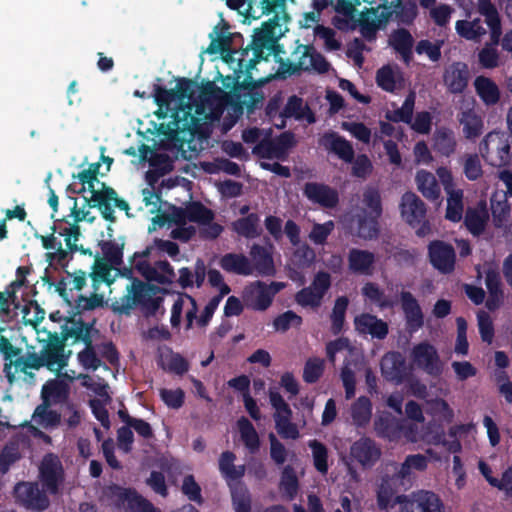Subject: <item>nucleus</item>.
<instances>
[{
  "label": "nucleus",
  "instance_id": "nucleus-42",
  "mask_svg": "<svg viewBox=\"0 0 512 512\" xmlns=\"http://www.w3.org/2000/svg\"><path fill=\"white\" fill-rule=\"evenodd\" d=\"M237 426L244 446L251 454L257 453L260 449V438L252 422L242 416L238 419Z\"/></svg>",
  "mask_w": 512,
  "mask_h": 512
},
{
  "label": "nucleus",
  "instance_id": "nucleus-5",
  "mask_svg": "<svg viewBox=\"0 0 512 512\" xmlns=\"http://www.w3.org/2000/svg\"><path fill=\"white\" fill-rule=\"evenodd\" d=\"M85 202L90 208H97L103 219L110 223L116 222L114 208H119L126 213L130 210L129 203L120 198L116 190L104 182L101 183L100 188L91 192L89 198L85 197Z\"/></svg>",
  "mask_w": 512,
  "mask_h": 512
},
{
  "label": "nucleus",
  "instance_id": "nucleus-22",
  "mask_svg": "<svg viewBox=\"0 0 512 512\" xmlns=\"http://www.w3.org/2000/svg\"><path fill=\"white\" fill-rule=\"evenodd\" d=\"M403 420L394 417L389 412H383L374 419V431L376 436L389 441L401 438L403 432Z\"/></svg>",
  "mask_w": 512,
  "mask_h": 512
},
{
  "label": "nucleus",
  "instance_id": "nucleus-37",
  "mask_svg": "<svg viewBox=\"0 0 512 512\" xmlns=\"http://www.w3.org/2000/svg\"><path fill=\"white\" fill-rule=\"evenodd\" d=\"M476 94L486 106H494L500 101V90L497 84L490 78L478 76L474 80Z\"/></svg>",
  "mask_w": 512,
  "mask_h": 512
},
{
  "label": "nucleus",
  "instance_id": "nucleus-3",
  "mask_svg": "<svg viewBox=\"0 0 512 512\" xmlns=\"http://www.w3.org/2000/svg\"><path fill=\"white\" fill-rule=\"evenodd\" d=\"M479 152L488 165L507 167L512 163V136L504 131H491L480 142Z\"/></svg>",
  "mask_w": 512,
  "mask_h": 512
},
{
  "label": "nucleus",
  "instance_id": "nucleus-62",
  "mask_svg": "<svg viewBox=\"0 0 512 512\" xmlns=\"http://www.w3.org/2000/svg\"><path fill=\"white\" fill-rule=\"evenodd\" d=\"M463 173L470 181H476L483 175V169L478 154H467L464 156Z\"/></svg>",
  "mask_w": 512,
  "mask_h": 512
},
{
  "label": "nucleus",
  "instance_id": "nucleus-35",
  "mask_svg": "<svg viewBox=\"0 0 512 512\" xmlns=\"http://www.w3.org/2000/svg\"><path fill=\"white\" fill-rule=\"evenodd\" d=\"M179 278L177 280L181 288L186 289L192 287L194 284L200 288L205 281L206 265L204 260L198 258L192 271L189 267H182L179 269Z\"/></svg>",
  "mask_w": 512,
  "mask_h": 512
},
{
  "label": "nucleus",
  "instance_id": "nucleus-38",
  "mask_svg": "<svg viewBox=\"0 0 512 512\" xmlns=\"http://www.w3.org/2000/svg\"><path fill=\"white\" fill-rule=\"evenodd\" d=\"M492 222L495 228H502L511 215V206L505 194L495 192L490 199Z\"/></svg>",
  "mask_w": 512,
  "mask_h": 512
},
{
  "label": "nucleus",
  "instance_id": "nucleus-24",
  "mask_svg": "<svg viewBox=\"0 0 512 512\" xmlns=\"http://www.w3.org/2000/svg\"><path fill=\"white\" fill-rule=\"evenodd\" d=\"M280 117L282 118V123L278 126L279 128L285 127L284 119L286 118L305 119L309 124L316 121L315 114L311 108L297 95H292L288 98L283 110L280 112Z\"/></svg>",
  "mask_w": 512,
  "mask_h": 512
},
{
  "label": "nucleus",
  "instance_id": "nucleus-9",
  "mask_svg": "<svg viewBox=\"0 0 512 512\" xmlns=\"http://www.w3.org/2000/svg\"><path fill=\"white\" fill-rule=\"evenodd\" d=\"M331 287V276L325 271L315 274L309 287H304L295 294V302L301 307L317 309L321 306L326 293Z\"/></svg>",
  "mask_w": 512,
  "mask_h": 512
},
{
  "label": "nucleus",
  "instance_id": "nucleus-6",
  "mask_svg": "<svg viewBox=\"0 0 512 512\" xmlns=\"http://www.w3.org/2000/svg\"><path fill=\"white\" fill-rule=\"evenodd\" d=\"M400 212L403 220L413 229L418 237H425L431 232L426 219V205L413 192H405L401 197Z\"/></svg>",
  "mask_w": 512,
  "mask_h": 512
},
{
  "label": "nucleus",
  "instance_id": "nucleus-43",
  "mask_svg": "<svg viewBox=\"0 0 512 512\" xmlns=\"http://www.w3.org/2000/svg\"><path fill=\"white\" fill-rule=\"evenodd\" d=\"M51 404L41 402L32 415L34 422L44 429L56 428L61 422V414L51 409Z\"/></svg>",
  "mask_w": 512,
  "mask_h": 512
},
{
  "label": "nucleus",
  "instance_id": "nucleus-8",
  "mask_svg": "<svg viewBox=\"0 0 512 512\" xmlns=\"http://www.w3.org/2000/svg\"><path fill=\"white\" fill-rule=\"evenodd\" d=\"M285 283L273 281L269 285L260 280L247 286L244 290V301L247 306L257 311L267 310L277 293L285 288Z\"/></svg>",
  "mask_w": 512,
  "mask_h": 512
},
{
  "label": "nucleus",
  "instance_id": "nucleus-60",
  "mask_svg": "<svg viewBox=\"0 0 512 512\" xmlns=\"http://www.w3.org/2000/svg\"><path fill=\"white\" fill-rule=\"evenodd\" d=\"M302 322L303 319L301 316H299L292 310H288L278 315L273 320V326L276 331L286 332L291 327H300L302 325Z\"/></svg>",
  "mask_w": 512,
  "mask_h": 512
},
{
  "label": "nucleus",
  "instance_id": "nucleus-12",
  "mask_svg": "<svg viewBox=\"0 0 512 512\" xmlns=\"http://www.w3.org/2000/svg\"><path fill=\"white\" fill-rule=\"evenodd\" d=\"M428 257L431 265L443 274H449L455 269V249L445 241H431L428 245Z\"/></svg>",
  "mask_w": 512,
  "mask_h": 512
},
{
  "label": "nucleus",
  "instance_id": "nucleus-25",
  "mask_svg": "<svg viewBox=\"0 0 512 512\" xmlns=\"http://www.w3.org/2000/svg\"><path fill=\"white\" fill-rule=\"evenodd\" d=\"M354 325L360 334H369L379 340L386 338L389 332L388 324L385 321L369 313L355 317Z\"/></svg>",
  "mask_w": 512,
  "mask_h": 512
},
{
  "label": "nucleus",
  "instance_id": "nucleus-19",
  "mask_svg": "<svg viewBox=\"0 0 512 512\" xmlns=\"http://www.w3.org/2000/svg\"><path fill=\"white\" fill-rule=\"evenodd\" d=\"M400 300L408 331L417 332L424 325V315L417 299L411 292L402 291Z\"/></svg>",
  "mask_w": 512,
  "mask_h": 512
},
{
  "label": "nucleus",
  "instance_id": "nucleus-48",
  "mask_svg": "<svg viewBox=\"0 0 512 512\" xmlns=\"http://www.w3.org/2000/svg\"><path fill=\"white\" fill-rule=\"evenodd\" d=\"M415 93L411 91L405 98L402 107L393 111H388L385 118L394 123L403 122L410 124L413 119V112L415 106Z\"/></svg>",
  "mask_w": 512,
  "mask_h": 512
},
{
  "label": "nucleus",
  "instance_id": "nucleus-55",
  "mask_svg": "<svg viewBox=\"0 0 512 512\" xmlns=\"http://www.w3.org/2000/svg\"><path fill=\"white\" fill-rule=\"evenodd\" d=\"M308 446L312 450L313 463L315 469L322 474H326L328 472L327 447L322 442L316 439L310 440Z\"/></svg>",
  "mask_w": 512,
  "mask_h": 512
},
{
  "label": "nucleus",
  "instance_id": "nucleus-21",
  "mask_svg": "<svg viewBox=\"0 0 512 512\" xmlns=\"http://www.w3.org/2000/svg\"><path fill=\"white\" fill-rule=\"evenodd\" d=\"M400 512H445L440 497L432 491H421L414 501H407Z\"/></svg>",
  "mask_w": 512,
  "mask_h": 512
},
{
  "label": "nucleus",
  "instance_id": "nucleus-17",
  "mask_svg": "<svg viewBox=\"0 0 512 512\" xmlns=\"http://www.w3.org/2000/svg\"><path fill=\"white\" fill-rule=\"evenodd\" d=\"M470 73L468 65L457 61L448 65L443 73V82L451 94H461L468 86Z\"/></svg>",
  "mask_w": 512,
  "mask_h": 512
},
{
  "label": "nucleus",
  "instance_id": "nucleus-46",
  "mask_svg": "<svg viewBox=\"0 0 512 512\" xmlns=\"http://www.w3.org/2000/svg\"><path fill=\"white\" fill-rule=\"evenodd\" d=\"M489 219L488 212L485 208L473 209L469 208L464 217V224L473 236H480L484 233L487 221Z\"/></svg>",
  "mask_w": 512,
  "mask_h": 512
},
{
  "label": "nucleus",
  "instance_id": "nucleus-2",
  "mask_svg": "<svg viewBox=\"0 0 512 512\" xmlns=\"http://www.w3.org/2000/svg\"><path fill=\"white\" fill-rule=\"evenodd\" d=\"M118 267H114L118 274L129 279L131 283L126 286L124 295L112 301L111 310L118 315L130 316L139 307L145 316L155 315L163 302L162 297L156 296L161 288L135 277L132 264L129 267Z\"/></svg>",
  "mask_w": 512,
  "mask_h": 512
},
{
  "label": "nucleus",
  "instance_id": "nucleus-23",
  "mask_svg": "<svg viewBox=\"0 0 512 512\" xmlns=\"http://www.w3.org/2000/svg\"><path fill=\"white\" fill-rule=\"evenodd\" d=\"M67 276L62 277L56 284V291L68 304L72 305L76 298L72 295L73 290L81 291L87 282V273L83 270H76L74 272H66Z\"/></svg>",
  "mask_w": 512,
  "mask_h": 512
},
{
  "label": "nucleus",
  "instance_id": "nucleus-51",
  "mask_svg": "<svg viewBox=\"0 0 512 512\" xmlns=\"http://www.w3.org/2000/svg\"><path fill=\"white\" fill-rule=\"evenodd\" d=\"M348 304L349 300L346 296H340L335 301L331 313V332L333 335L340 334L343 329Z\"/></svg>",
  "mask_w": 512,
  "mask_h": 512
},
{
  "label": "nucleus",
  "instance_id": "nucleus-34",
  "mask_svg": "<svg viewBox=\"0 0 512 512\" xmlns=\"http://www.w3.org/2000/svg\"><path fill=\"white\" fill-rule=\"evenodd\" d=\"M177 223H185V220L198 224H209L214 219V213L201 202H191L184 210L177 215Z\"/></svg>",
  "mask_w": 512,
  "mask_h": 512
},
{
  "label": "nucleus",
  "instance_id": "nucleus-57",
  "mask_svg": "<svg viewBox=\"0 0 512 512\" xmlns=\"http://www.w3.org/2000/svg\"><path fill=\"white\" fill-rule=\"evenodd\" d=\"M362 294L382 309L391 308L394 306V302L389 300L385 296L383 290H381L378 285L373 282H368L362 287Z\"/></svg>",
  "mask_w": 512,
  "mask_h": 512
},
{
  "label": "nucleus",
  "instance_id": "nucleus-36",
  "mask_svg": "<svg viewBox=\"0 0 512 512\" xmlns=\"http://www.w3.org/2000/svg\"><path fill=\"white\" fill-rule=\"evenodd\" d=\"M232 229L239 236L246 239H255L260 237L263 233V229L260 224V216L257 213H250L235 220L232 223Z\"/></svg>",
  "mask_w": 512,
  "mask_h": 512
},
{
  "label": "nucleus",
  "instance_id": "nucleus-27",
  "mask_svg": "<svg viewBox=\"0 0 512 512\" xmlns=\"http://www.w3.org/2000/svg\"><path fill=\"white\" fill-rule=\"evenodd\" d=\"M478 12L484 16L485 23L490 29L492 44L498 45L502 35V25L496 6L490 0H479Z\"/></svg>",
  "mask_w": 512,
  "mask_h": 512
},
{
  "label": "nucleus",
  "instance_id": "nucleus-59",
  "mask_svg": "<svg viewBox=\"0 0 512 512\" xmlns=\"http://www.w3.org/2000/svg\"><path fill=\"white\" fill-rule=\"evenodd\" d=\"M363 204L369 209V215L381 217L382 215V201L381 195L377 188L367 187L363 192Z\"/></svg>",
  "mask_w": 512,
  "mask_h": 512
},
{
  "label": "nucleus",
  "instance_id": "nucleus-1",
  "mask_svg": "<svg viewBox=\"0 0 512 512\" xmlns=\"http://www.w3.org/2000/svg\"><path fill=\"white\" fill-rule=\"evenodd\" d=\"M279 27V18L275 16L263 22L260 28L255 29L251 43L240 52L239 70L235 71L237 76L223 77L219 74L224 88L230 89L235 96L239 97L241 91L258 88L267 80H254L251 71L260 61H267L271 55L278 57L283 52L282 46L278 43L282 37Z\"/></svg>",
  "mask_w": 512,
  "mask_h": 512
},
{
  "label": "nucleus",
  "instance_id": "nucleus-40",
  "mask_svg": "<svg viewBox=\"0 0 512 512\" xmlns=\"http://www.w3.org/2000/svg\"><path fill=\"white\" fill-rule=\"evenodd\" d=\"M457 142L454 132L446 127L437 129L433 136L434 150L445 157H449L456 150Z\"/></svg>",
  "mask_w": 512,
  "mask_h": 512
},
{
  "label": "nucleus",
  "instance_id": "nucleus-47",
  "mask_svg": "<svg viewBox=\"0 0 512 512\" xmlns=\"http://www.w3.org/2000/svg\"><path fill=\"white\" fill-rule=\"evenodd\" d=\"M351 416L355 426L366 427L372 416V403L366 396L359 397L351 407Z\"/></svg>",
  "mask_w": 512,
  "mask_h": 512
},
{
  "label": "nucleus",
  "instance_id": "nucleus-13",
  "mask_svg": "<svg viewBox=\"0 0 512 512\" xmlns=\"http://www.w3.org/2000/svg\"><path fill=\"white\" fill-rule=\"evenodd\" d=\"M39 476L45 491L52 495L58 493L64 479V470L57 456L51 453L44 456L39 468Z\"/></svg>",
  "mask_w": 512,
  "mask_h": 512
},
{
  "label": "nucleus",
  "instance_id": "nucleus-11",
  "mask_svg": "<svg viewBox=\"0 0 512 512\" xmlns=\"http://www.w3.org/2000/svg\"><path fill=\"white\" fill-rule=\"evenodd\" d=\"M412 359L418 368L432 377H439L443 372V363L437 349L428 342L415 345L411 352Z\"/></svg>",
  "mask_w": 512,
  "mask_h": 512
},
{
  "label": "nucleus",
  "instance_id": "nucleus-50",
  "mask_svg": "<svg viewBox=\"0 0 512 512\" xmlns=\"http://www.w3.org/2000/svg\"><path fill=\"white\" fill-rule=\"evenodd\" d=\"M268 395L270 404L275 409L274 421H290L293 412L282 395L277 390L273 389L269 390Z\"/></svg>",
  "mask_w": 512,
  "mask_h": 512
},
{
  "label": "nucleus",
  "instance_id": "nucleus-54",
  "mask_svg": "<svg viewBox=\"0 0 512 512\" xmlns=\"http://www.w3.org/2000/svg\"><path fill=\"white\" fill-rule=\"evenodd\" d=\"M84 345V349L77 355L78 362L85 370L96 371L102 365V361L95 351L93 340Z\"/></svg>",
  "mask_w": 512,
  "mask_h": 512
},
{
  "label": "nucleus",
  "instance_id": "nucleus-53",
  "mask_svg": "<svg viewBox=\"0 0 512 512\" xmlns=\"http://www.w3.org/2000/svg\"><path fill=\"white\" fill-rule=\"evenodd\" d=\"M374 215H363L358 218V236L365 240H372L378 237L379 223Z\"/></svg>",
  "mask_w": 512,
  "mask_h": 512
},
{
  "label": "nucleus",
  "instance_id": "nucleus-32",
  "mask_svg": "<svg viewBox=\"0 0 512 512\" xmlns=\"http://www.w3.org/2000/svg\"><path fill=\"white\" fill-rule=\"evenodd\" d=\"M253 270L261 276H273L276 272L271 252L259 244H253L250 250Z\"/></svg>",
  "mask_w": 512,
  "mask_h": 512
},
{
  "label": "nucleus",
  "instance_id": "nucleus-58",
  "mask_svg": "<svg viewBox=\"0 0 512 512\" xmlns=\"http://www.w3.org/2000/svg\"><path fill=\"white\" fill-rule=\"evenodd\" d=\"M101 249L108 265L117 267L123 264V243L118 244L115 241H104L101 244Z\"/></svg>",
  "mask_w": 512,
  "mask_h": 512
},
{
  "label": "nucleus",
  "instance_id": "nucleus-29",
  "mask_svg": "<svg viewBox=\"0 0 512 512\" xmlns=\"http://www.w3.org/2000/svg\"><path fill=\"white\" fill-rule=\"evenodd\" d=\"M375 264V254L358 248L350 249L348 267L351 272L359 275H371Z\"/></svg>",
  "mask_w": 512,
  "mask_h": 512
},
{
  "label": "nucleus",
  "instance_id": "nucleus-64",
  "mask_svg": "<svg viewBox=\"0 0 512 512\" xmlns=\"http://www.w3.org/2000/svg\"><path fill=\"white\" fill-rule=\"evenodd\" d=\"M134 489L124 488L117 484H113L108 486L106 490V495L109 499H111L117 506L126 507L129 504L130 498L134 493Z\"/></svg>",
  "mask_w": 512,
  "mask_h": 512
},
{
  "label": "nucleus",
  "instance_id": "nucleus-18",
  "mask_svg": "<svg viewBox=\"0 0 512 512\" xmlns=\"http://www.w3.org/2000/svg\"><path fill=\"white\" fill-rule=\"evenodd\" d=\"M303 194L311 202L325 208H334L339 202L338 192L323 183L307 182L304 185Z\"/></svg>",
  "mask_w": 512,
  "mask_h": 512
},
{
  "label": "nucleus",
  "instance_id": "nucleus-7",
  "mask_svg": "<svg viewBox=\"0 0 512 512\" xmlns=\"http://www.w3.org/2000/svg\"><path fill=\"white\" fill-rule=\"evenodd\" d=\"M394 472L391 475L386 474L381 481L377 492V503L380 509H387L397 493L400 486H404L405 481L409 480L411 467L407 457L402 464H393Z\"/></svg>",
  "mask_w": 512,
  "mask_h": 512
},
{
  "label": "nucleus",
  "instance_id": "nucleus-33",
  "mask_svg": "<svg viewBox=\"0 0 512 512\" xmlns=\"http://www.w3.org/2000/svg\"><path fill=\"white\" fill-rule=\"evenodd\" d=\"M220 267L237 275L248 276L253 273V266L247 256L241 253H226L219 261Z\"/></svg>",
  "mask_w": 512,
  "mask_h": 512
},
{
  "label": "nucleus",
  "instance_id": "nucleus-28",
  "mask_svg": "<svg viewBox=\"0 0 512 512\" xmlns=\"http://www.w3.org/2000/svg\"><path fill=\"white\" fill-rule=\"evenodd\" d=\"M70 387L68 383L59 379L48 380L41 389L42 402L51 405L64 404L68 402Z\"/></svg>",
  "mask_w": 512,
  "mask_h": 512
},
{
  "label": "nucleus",
  "instance_id": "nucleus-16",
  "mask_svg": "<svg viewBox=\"0 0 512 512\" xmlns=\"http://www.w3.org/2000/svg\"><path fill=\"white\" fill-rule=\"evenodd\" d=\"M350 456L364 468H371L381 457V449L369 437H361L350 448Z\"/></svg>",
  "mask_w": 512,
  "mask_h": 512
},
{
  "label": "nucleus",
  "instance_id": "nucleus-45",
  "mask_svg": "<svg viewBox=\"0 0 512 512\" xmlns=\"http://www.w3.org/2000/svg\"><path fill=\"white\" fill-rule=\"evenodd\" d=\"M418 190L428 200L435 201L440 197V187L435 176L428 171L420 170L416 175Z\"/></svg>",
  "mask_w": 512,
  "mask_h": 512
},
{
  "label": "nucleus",
  "instance_id": "nucleus-39",
  "mask_svg": "<svg viewBox=\"0 0 512 512\" xmlns=\"http://www.w3.org/2000/svg\"><path fill=\"white\" fill-rule=\"evenodd\" d=\"M458 121L463 126V134L466 139H475L483 132V120L473 109L461 111L458 114Z\"/></svg>",
  "mask_w": 512,
  "mask_h": 512
},
{
  "label": "nucleus",
  "instance_id": "nucleus-41",
  "mask_svg": "<svg viewBox=\"0 0 512 512\" xmlns=\"http://www.w3.org/2000/svg\"><path fill=\"white\" fill-rule=\"evenodd\" d=\"M3 373L9 384L16 381V374H23V380L29 384L34 383L35 374L29 370L27 364L24 362V355L13 359L9 362H4Z\"/></svg>",
  "mask_w": 512,
  "mask_h": 512
},
{
  "label": "nucleus",
  "instance_id": "nucleus-61",
  "mask_svg": "<svg viewBox=\"0 0 512 512\" xmlns=\"http://www.w3.org/2000/svg\"><path fill=\"white\" fill-rule=\"evenodd\" d=\"M324 371V360L320 358H309L303 369V380L308 384L316 383Z\"/></svg>",
  "mask_w": 512,
  "mask_h": 512
},
{
  "label": "nucleus",
  "instance_id": "nucleus-14",
  "mask_svg": "<svg viewBox=\"0 0 512 512\" xmlns=\"http://www.w3.org/2000/svg\"><path fill=\"white\" fill-rule=\"evenodd\" d=\"M76 312L69 317H65V323L61 326L64 333V339H72V344L82 342L83 344L92 340L91 331L95 324V320L87 323L81 313L85 310H79L75 305Z\"/></svg>",
  "mask_w": 512,
  "mask_h": 512
},
{
  "label": "nucleus",
  "instance_id": "nucleus-31",
  "mask_svg": "<svg viewBox=\"0 0 512 512\" xmlns=\"http://www.w3.org/2000/svg\"><path fill=\"white\" fill-rule=\"evenodd\" d=\"M235 459L236 455L233 452L224 451L218 461L219 471L229 487L234 485L233 482H239L245 474V466H235Z\"/></svg>",
  "mask_w": 512,
  "mask_h": 512
},
{
  "label": "nucleus",
  "instance_id": "nucleus-10",
  "mask_svg": "<svg viewBox=\"0 0 512 512\" xmlns=\"http://www.w3.org/2000/svg\"><path fill=\"white\" fill-rule=\"evenodd\" d=\"M16 502L28 510L44 511L50 505L45 491L36 482H19L14 488Z\"/></svg>",
  "mask_w": 512,
  "mask_h": 512
},
{
  "label": "nucleus",
  "instance_id": "nucleus-15",
  "mask_svg": "<svg viewBox=\"0 0 512 512\" xmlns=\"http://www.w3.org/2000/svg\"><path fill=\"white\" fill-rule=\"evenodd\" d=\"M382 376L389 382L401 384L410 375L404 356L398 351L387 352L380 361Z\"/></svg>",
  "mask_w": 512,
  "mask_h": 512
},
{
  "label": "nucleus",
  "instance_id": "nucleus-20",
  "mask_svg": "<svg viewBox=\"0 0 512 512\" xmlns=\"http://www.w3.org/2000/svg\"><path fill=\"white\" fill-rule=\"evenodd\" d=\"M293 55H301V61H304L305 66L303 71L326 74L331 69V64L313 45L299 44L293 51Z\"/></svg>",
  "mask_w": 512,
  "mask_h": 512
},
{
  "label": "nucleus",
  "instance_id": "nucleus-63",
  "mask_svg": "<svg viewBox=\"0 0 512 512\" xmlns=\"http://www.w3.org/2000/svg\"><path fill=\"white\" fill-rule=\"evenodd\" d=\"M376 83L378 87L386 92L393 93L397 89V79L389 65H385L377 71Z\"/></svg>",
  "mask_w": 512,
  "mask_h": 512
},
{
  "label": "nucleus",
  "instance_id": "nucleus-30",
  "mask_svg": "<svg viewBox=\"0 0 512 512\" xmlns=\"http://www.w3.org/2000/svg\"><path fill=\"white\" fill-rule=\"evenodd\" d=\"M391 47L398 53L407 65L413 59V45L414 39L411 33L405 28L395 30L390 37Z\"/></svg>",
  "mask_w": 512,
  "mask_h": 512
},
{
  "label": "nucleus",
  "instance_id": "nucleus-4",
  "mask_svg": "<svg viewBox=\"0 0 512 512\" xmlns=\"http://www.w3.org/2000/svg\"><path fill=\"white\" fill-rule=\"evenodd\" d=\"M113 268L108 263L100 261L99 258L95 260L92 271L89 273L93 291L89 297L82 294L77 296L76 303L79 310H94L103 306L104 297L98 291L103 283L110 286L114 282V278L111 277Z\"/></svg>",
  "mask_w": 512,
  "mask_h": 512
},
{
  "label": "nucleus",
  "instance_id": "nucleus-26",
  "mask_svg": "<svg viewBox=\"0 0 512 512\" xmlns=\"http://www.w3.org/2000/svg\"><path fill=\"white\" fill-rule=\"evenodd\" d=\"M320 144L347 163L354 160L355 153L352 144L336 132L325 133L320 140Z\"/></svg>",
  "mask_w": 512,
  "mask_h": 512
},
{
  "label": "nucleus",
  "instance_id": "nucleus-52",
  "mask_svg": "<svg viewBox=\"0 0 512 512\" xmlns=\"http://www.w3.org/2000/svg\"><path fill=\"white\" fill-rule=\"evenodd\" d=\"M448 194L445 217L452 222H459L463 215V192L462 190H451Z\"/></svg>",
  "mask_w": 512,
  "mask_h": 512
},
{
  "label": "nucleus",
  "instance_id": "nucleus-56",
  "mask_svg": "<svg viewBox=\"0 0 512 512\" xmlns=\"http://www.w3.org/2000/svg\"><path fill=\"white\" fill-rule=\"evenodd\" d=\"M230 489L235 512H250L251 499L247 488L239 482Z\"/></svg>",
  "mask_w": 512,
  "mask_h": 512
},
{
  "label": "nucleus",
  "instance_id": "nucleus-44",
  "mask_svg": "<svg viewBox=\"0 0 512 512\" xmlns=\"http://www.w3.org/2000/svg\"><path fill=\"white\" fill-rule=\"evenodd\" d=\"M46 367L49 370H61L67 366L69 355H65V347L45 345L41 351Z\"/></svg>",
  "mask_w": 512,
  "mask_h": 512
},
{
  "label": "nucleus",
  "instance_id": "nucleus-49",
  "mask_svg": "<svg viewBox=\"0 0 512 512\" xmlns=\"http://www.w3.org/2000/svg\"><path fill=\"white\" fill-rule=\"evenodd\" d=\"M455 29L459 36L472 41L478 40L486 34V29L479 18L472 21L458 20L455 24Z\"/></svg>",
  "mask_w": 512,
  "mask_h": 512
}]
</instances>
